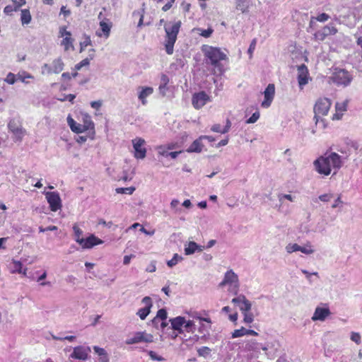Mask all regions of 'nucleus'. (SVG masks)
I'll list each match as a JSON object with an SVG mask.
<instances>
[{"instance_id":"obj_54","label":"nucleus","mask_w":362,"mask_h":362,"mask_svg":"<svg viewBox=\"0 0 362 362\" xmlns=\"http://www.w3.org/2000/svg\"><path fill=\"white\" fill-rule=\"evenodd\" d=\"M93 350L95 353L97 354L99 356L105 355L107 353L103 348H100L97 346H93Z\"/></svg>"},{"instance_id":"obj_6","label":"nucleus","mask_w":362,"mask_h":362,"mask_svg":"<svg viewBox=\"0 0 362 362\" xmlns=\"http://www.w3.org/2000/svg\"><path fill=\"white\" fill-rule=\"evenodd\" d=\"M66 26H61L59 30V37H62L63 40L61 42V45L64 47V51H69L70 49L74 50V38L71 37V33L67 31Z\"/></svg>"},{"instance_id":"obj_51","label":"nucleus","mask_w":362,"mask_h":362,"mask_svg":"<svg viewBox=\"0 0 362 362\" xmlns=\"http://www.w3.org/2000/svg\"><path fill=\"white\" fill-rule=\"evenodd\" d=\"M90 61L88 58L83 59L79 63L76 64L75 69L80 70L83 66L89 65Z\"/></svg>"},{"instance_id":"obj_36","label":"nucleus","mask_w":362,"mask_h":362,"mask_svg":"<svg viewBox=\"0 0 362 362\" xmlns=\"http://www.w3.org/2000/svg\"><path fill=\"white\" fill-rule=\"evenodd\" d=\"M193 30L197 32L201 36L206 38L211 37V35L214 33V30L211 28H209L206 30H203L202 28H194Z\"/></svg>"},{"instance_id":"obj_5","label":"nucleus","mask_w":362,"mask_h":362,"mask_svg":"<svg viewBox=\"0 0 362 362\" xmlns=\"http://www.w3.org/2000/svg\"><path fill=\"white\" fill-rule=\"evenodd\" d=\"M227 284L231 287L229 291L236 295L239 288V281L238 275L232 269L226 272L223 281L219 284V286L223 287Z\"/></svg>"},{"instance_id":"obj_20","label":"nucleus","mask_w":362,"mask_h":362,"mask_svg":"<svg viewBox=\"0 0 362 362\" xmlns=\"http://www.w3.org/2000/svg\"><path fill=\"white\" fill-rule=\"evenodd\" d=\"M142 303L145 306L142 308L139 309L137 315L139 316L141 320H145L148 315L151 311V308L153 306L152 300L150 297L146 296L142 299Z\"/></svg>"},{"instance_id":"obj_8","label":"nucleus","mask_w":362,"mask_h":362,"mask_svg":"<svg viewBox=\"0 0 362 362\" xmlns=\"http://www.w3.org/2000/svg\"><path fill=\"white\" fill-rule=\"evenodd\" d=\"M337 32V28L333 25L329 24L316 31L313 35V37L316 41H324L327 37L334 35Z\"/></svg>"},{"instance_id":"obj_43","label":"nucleus","mask_w":362,"mask_h":362,"mask_svg":"<svg viewBox=\"0 0 362 362\" xmlns=\"http://www.w3.org/2000/svg\"><path fill=\"white\" fill-rule=\"evenodd\" d=\"M184 327L186 332H194V324L192 320H185V323L184 324Z\"/></svg>"},{"instance_id":"obj_13","label":"nucleus","mask_w":362,"mask_h":362,"mask_svg":"<svg viewBox=\"0 0 362 362\" xmlns=\"http://www.w3.org/2000/svg\"><path fill=\"white\" fill-rule=\"evenodd\" d=\"M132 144L134 149V157L139 159L144 158L146 155V149L143 146L145 144L144 139L137 137L132 140Z\"/></svg>"},{"instance_id":"obj_57","label":"nucleus","mask_w":362,"mask_h":362,"mask_svg":"<svg viewBox=\"0 0 362 362\" xmlns=\"http://www.w3.org/2000/svg\"><path fill=\"white\" fill-rule=\"evenodd\" d=\"M332 197V195L331 194H324L319 197V199L320 201L327 202H329Z\"/></svg>"},{"instance_id":"obj_2","label":"nucleus","mask_w":362,"mask_h":362,"mask_svg":"<svg viewBox=\"0 0 362 362\" xmlns=\"http://www.w3.org/2000/svg\"><path fill=\"white\" fill-rule=\"evenodd\" d=\"M202 51L206 60L214 67V74L222 75L225 70L221 62L228 59L227 54L220 47L208 45H202Z\"/></svg>"},{"instance_id":"obj_50","label":"nucleus","mask_w":362,"mask_h":362,"mask_svg":"<svg viewBox=\"0 0 362 362\" xmlns=\"http://www.w3.org/2000/svg\"><path fill=\"white\" fill-rule=\"evenodd\" d=\"M351 339L357 344H360L361 342V335L358 332H351Z\"/></svg>"},{"instance_id":"obj_41","label":"nucleus","mask_w":362,"mask_h":362,"mask_svg":"<svg viewBox=\"0 0 362 362\" xmlns=\"http://www.w3.org/2000/svg\"><path fill=\"white\" fill-rule=\"evenodd\" d=\"M243 314V322L246 324H250L254 320V316L250 311L242 313Z\"/></svg>"},{"instance_id":"obj_12","label":"nucleus","mask_w":362,"mask_h":362,"mask_svg":"<svg viewBox=\"0 0 362 362\" xmlns=\"http://www.w3.org/2000/svg\"><path fill=\"white\" fill-rule=\"evenodd\" d=\"M64 62L61 58L52 61V64H45L42 66L43 71L49 74H59L64 69Z\"/></svg>"},{"instance_id":"obj_48","label":"nucleus","mask_w":362,"mask_h":362,"mask_svg":"<svg viewBox=\"0 0 362 362\" xmlns=\"http://www.w3.org/2000/svg\"><path fill=\"white\" fill-rule=\"evenodd\" d=\"M91 40L90 37H86L85 40L80 43V52H83L86 47L90 45Z\"/></svg>"},{"instance_id":"obj_16","label":"nucleus","mask_w":362,"mask_h":362,"mask_svg":"<svg viewBox=\"0 0 362 362\" xmlns=\"http://www.w3.org/2000/svg\"><path fill=\"white\" fill-rule=\"evenodd\" d=\"M309 71L308 67L305 64H301L298 66V82L300 89L306 85L309 81Z\"/></svg>"},{"instance_id":"obj_44","label":"nucleus","mask_w":362,"mask_h":362,"mask_svg":"<svg viewBox=\"0 0 362 362\" xmlns=\"http://www.w3.org/2000/svg\"><path fill=\"white\" fill-rule=\"evenodd\" d=\"M329 18V16L325 13H322L320 15H318L317 17L314 18V17H312L311 18V22L313 21V19H315L316 21H319V22H325L327 21H328Z\"/></svg>"},{"instance_id":"obj_9","label":"nucleus","mask_w":362,"mask_h":362,"mask_svg":"<svg viewBox=\"0 0 362 362\" xmlns=\"http://www.w3.org/2000/svg\"><path fill=\"white\" fill-rule=\"evenodd\" d=\"M46 199L52 211L61 209L62 204L59 194L57 192H47L45 193Z\"/></svg>"},{"instance_id":"obj_18","label":"nucleus","mask_w":362,"mask_h":362,"mask_svg":"<svg viewBox=\"0 0 362 362\" xmlns=\"http://www.w3.org/2000/svg\"><path fill=\"white\" fill-rule=\"evenodd\" d=\"M103 243V241L101 239L98 238L95 235L91 234L88 238L81 239L79 245L83 249H90L95 245L102 244Z\"/></svg>"},{"instance_id":"obj_3","label":"nucleus","mask_w":362,"mask_h":362,"mask_svg":"<svg viewBox=\"0 0 362 362\" xmlns=\"http://www.w3.org/2000/svg\"><path fill=\"white\" fill-rule=\"evenodd\" d=\"M181 21H178L170 24H165L164 29L165 32L164 46L168 54H172L174 52V45L177 38V35L181 28Z\"/></svg>"},{"instance_id":"obj_33","label":"nucleus","mask_w":362,"mask_h":362,"mask_svg":"<svg viewBox=\"0 0 362 362\" xmlns=\"http://www.w3.org/2000/svg\"><path fill=\"white\" fill-rule=\"evenodd\" d=\"M8 127L13 134L18 135L19 136H22L23 135V129L16 124L14 120L10 121Z\"/></svg>"},{"instance_id":"obj_40","label":"nucleus","mask_w":362,"mask_h":362,"mask_svg":"<svg viewBox=\"0 0 362 362\" xmlns=\"http://www.w3.org/2000/svg\"><path fill=\"white\" fill-rule=\"evenodd\" d=\"M19 8L16 5H7L4 9V13L6 15H12L13 12L18 11Z\"/></svg>"},{"instance_id":"obj_35","label":"nucleus","mask_w":362,"mask_h":362,"mask_svg":"<svg viewBox=\"0 0 362 362\" xmlns=\"http://www.w3.org/2000/svg\"><path fill=\"white\" fill-rule=\"evenodd\" d=\"M73 230L74 233V239H75L76 242L79 244V243L81 242V240L83 239V238L81 237L83 235V231L79 228V226H78L77 223H75L73 226Z\"/></svg>"},{"instance_id":"obj_49","label":"nucleus","mask_w":362,"mask_h":362,"mask_svg":"<svg viewBox=\"0 0 362 362\" xmlns=\"http://www.w3.org/2000/svg\"><path fill=\"white\" fill-rule=\"evenodd\" d=\"M259 111H256L254 112L252 116L246 121V123L247 124H252L257 121V119L259 118Z\"/></svg>"},{"instance_id":"obj_58","label":"nucleus","mask_w":362,"mask_h":362,"mask_svg":"<svg viewBox=\"0 0 362 362\" xmlns=\"http://www.w3.org/2000/svg\"><path fill=\"white\" fill-rule=\"evenodd\" d=\"M90 106L93 109L99 110L102 106V102L100 100L92 101L90 103Z\"/></svg>"},{"instance_id":"obj_32","label":"nucleus","mask_w":362,"mask_h":362,"mask_svg":"<svg viewBox=\"0 0 362 362\" xmlns=\"http://www.w3.org/2000/svg\"><path fill=\"white\" fill-rule=\"evenodd\" d=\"M32 16L29 9L21 10V21L22 25H27L31 22Z\"/></svg>"},{"instance_id":"obj_22","label":"nucleus","mask_w":362,"mask_h":362,"mask_svg":"<svg viewBox=\"0 0 362 362\" xmlns=\"http://www.w3.org/2000/svg\"><path fill=\"white\" fill-rule=\"evenodd\" d=\"M83 127L86 128V131H89V132L91 134L90 138L93 139L95 134V124L92 121L90 116L88 115H85L83 118Z\"/></svg>"},{"instance_id":"obj_31","label":"nucleus","mask_w":362,"mask_h":362,"mask_svg":"<svg viewBox=\"0 0 362 362\" xmlns=\"http://www.w3.org/2000/svg\"><path fill=\"white\" fill-rule=\"evenodd\" d=\"M235 8L242 13H246L249 10V2L246 0H236Z\"/></svg>"},{"instance_id":"obj_52","label":"nucleus","mask_w":362,"mask_h":362,"mask_svg":"<svg viewBox=\"0 0 362 362\" xmlns=\"http://www.w3.org/2000/svg\"><path fill=\"white\" fill-rule=\"evenodd\" d=\"M167 315V311L165 309L162 308L158 310L156 317L162 320H166Z\"/></svg>"},{"instance_id":"obj_56","label":"nucleus","mask_w":362,"mask_h":362,"mask_svg":"<svg viewBox=\"0 0 362 362\" xmlns=\"http://www.w3.org/2000/svg\"><path fill=\"white\" fill-rule=\"evenodd\" d=\"M256 44H257V40L253 39L250 45L249 49H248V53L250 54V56H252L254 50L255 49Z\"/></svg>"},{"instance_id":"obj_1","label":"nucleus","mask_w":362,"mask_h":362,"mask_svg":"<svg viewBox=\"0 0 362 362\" xmlns=\"http://www.w3.org/2000/svg\"><path fill=\"white\" fill-rule=\"evenodd\" d=\"M341 157L337 153H325L324 156L319 157L314 161V165L317 172L321 175L327 176L334 170V174L342 166Z\"/></svg>"},{"instance_id":"obj_45","label":"nucleus","mask_w":362,"mask_h":362,"mask_svg":"<svg viewBox=\"0 0 362 362\" xmlns=\"http://www.w3.org/2000/svg\"><path fill=\"white\" fill-rule=\"evenodd\" d=\"M286 249L288 253H292L293 252L299 251V250H300V245H298L297 243L288 244L286 246Z\"/></svg>"},{"instance_id":"obj_4","label":"nucleus","mask_w":362,"mask_h":362,"mask_svg":"<svg viewBox=\"0 0 362 362\" xmlns=\"http://www.w3.org/2000/svg\"><path fill=\"white\" fill-rule=\"evenodd\" d=\"M329 78L337 86H348L352 80L349 71L343 69H335Z\"/></svg>"},{"instance_id":"obj_10","label":"nucleus","mask_w":362,"mask_h":362,"mask_svg":"<svg viewBox=\"0 0 362 362\" xmlns=\"http://www.w3.org/2000/svg\"><path fill=\"white\" fill-rule=\"evenodd\" d=\"M210 100V96L204 90L194 93L192 97V104L196 110L201 109Z\"/></svg>"},{"instance_id":"obj_15","label":"nucleus","mask_w":362,"mask_h":362,"mask_svg":"<svg viewBox=\"0 0 362 362\" xmlns=\"http://www.w3.org/2000/svg\"><path fill=\"white\" fill-rule=\"evenodd\" d=\"M275 95V86L273 83H269L264 91V100L262 101L261 105L262 107H269L274 98Z\"/></svg>"},{"instance_id":"obj_17","label":"nucleus","mask_w":362,"mask_h":362,"mask_svg":"<svg viewBox=\"0 0 362 362\" xmlns=\"http://www.w3.org/2000/svg\"><path fill=\"white\" fill-rule=\"evenodd\" d=\"M90 349L88 346H78L74 349L70 357L74 359L86 360L88 358Z\"/></svg>"},{"instance_id":"obj_34","label":"nucleus","mask_w":362,"mask_h":362,"mask_svg":"<svg viewBox=\"0 0 362 362\" xmlns=\"http://www.w3.org/2000/svg\"><path fill=\"white\" fill-rule=\"evenodd\" d=\"M198 249H199V250H202L200 246L198 245L195 242H189L187 247L185 248V255H188L193 254Z\"/></svg>"},{"instance_id":"obj_61","label":"nucleus","mask_w":362,"mask_h":362,"mask_svg":"<svg viewBox=\"0 0 362 362\" xmlns=\"http://www.w3.org/2000/svg\"><path fill=\"white\" fill-rule=\"evenodd\" d=\"M60 13H62L65 17L70 15L71 11L69 9H66V7L64 6H62L60 9Z\"/></svg>"},{"instance_id":"obj_37","label":"nucleus","mask_w":362,"mask_h":362,"mask_svg":"<svg viewBox=\"0 0 362 362\" xmlns=\"http://www.w3.org/2000/svg\"><path fill=\"white\" fill-rule=\"evenodd\" d=\"M244 335H247V329L242 327L240 329H235L231 334L232 338L241 337Z\"/></svg>"},{"instance_id":"obj_64","label":"nucleus","mask_w":362,"mask_h":362,"mask_svg":"<svg viewBox=\"0 0 362 362\" xmlns=\"http://www.w3.org/2000/svg\"><path fill=\"white\" fill-rule=\"evenodd\" d=\"M134 257V255H125V256L124 257V259H123V263H124V264H126V265H127V264H129V262H130V261H131V259H132V257Z\"/></svg>"},{"instance_id":"obj_38","label":"nucleus","mask_w":362,"mask_h":362,"mask_svg":"<svg viewBox=\"0 0 362 362\" xmlns=\"http://www.w3.org/2000/svg\"><path fill=\"white\" fill-rule=\"evenodd\" d=\"M134 187H119L116 189V192L118 194H132L135 191Z\"/></svg>"},{"instance_id":"obj_28","label":"nucleus","mask_w":362,"mask_h":362,"mask_svg":"<svg viewBox=\"0 0 362 362\" xmlns=\"http://www.w3.org/2000/svg\"><path fill=\"white\" fill-rule=\"evenodd\" d=\"M230 127H231V122L229 119H227L226 124L224 127H221V124H216L211 127V129L214 132L226 134L229 131Z\"/></svg>"},{"instance_id":"obj_53","label":"nucleus","mask_w":362,"mask_h":362,"mask_svg":"<svg viewBox=\"0 0 362 362\" xmlns=\"http://www.w3.org/2000/svg\"><path fill=\"white\" fill-rule=\"evenodd\" d=\"M300 249L299 251L306 255L312 254L314 252L310 245H307L305 247L300 246Z\"/></svg>"},{"instance_id":"obj_39","label":"nucleus","mask_w":362,"mask_h":362,"mask_svg":"<svg viewBox=\"0 0 362 362\" xmlns=\"http://www.w3.org/2000/svg\"><path fill=\"white\" fill-rule=\"evenodd\" d=\"M33 78V76L31 74L27 73L26 71H23L21 73L20 72L17 74V81L19 80L23 83H27L26 82L27 78Z\"/></svg>"},{"instance_id":"obj_19","label":"nucleus","mask_w":362,"mask_h":362,"mask_svg":"<svg viewBox=\"0 0 362 362\" xmlns=\"http://www.w3.org/2000/svg\"><path fill=\"white\" fill-rule=\"evenodd\" d=\"M232 303L238 305L242 313L250 311L252 308L251 303L244 295H239L238 297L233 298Z\"/></svg>"},{"instance_id":"obj_7","label":"nucleus","mask_w":362,"mask_h":362,"mask_svg":"<svg viewBox=\"0 0 362 362\" xmlns=\"http://www.w3.org/2000/svg\"><path fill=\"white\" fill-rule=\"evenodd\" d=\"M331 104L330 100L327 98H319L314 106L315 118L317 119L319 115H327L330 109Z\"/></svg>"},{"instance_id":"obj_62","label":"nucleus","mask_w":362,"mask_h":362,"mask_svg":"<svg viewBox=\"0 0 362 362\" xmlns=\"http://www.w3.org/2000/svg\"><path fill=\"white\" fill-rule=\"evenodd\" d=\"M13 4L20 8L22 6L25 4V0H13Z\"/></svg>"},{"instance_id":"obj_60","label":"nucleus","mask_w":362,"mask_h":362,"mask_svg":"<svg viewBox=\"0 0 362 362\" xmlns=\"http://www.w3.org/2000/svg\"><path fill=\"white\" fill-rule=\"evenodd\" d=\"M284 199H288L290 202L293 201V198L291 194H279V199L280 202H282Z\"/></svg>"},{"instance_id":"obj_29","label":"nucleus","mask_w":362,"mask_h":362,"mask_svg":"<svg viewBox=\"0 0 362 362\" xmlns=\"http://www.w3.org/2000/svg\"><path fill=\"white\" fill-rule=\"evenodd\" d=\"M347 108V102H343L341 103H337L336 104V113L333 115V119H339L342 112L346 111Z\"/></svg>"},{"instance_id":"obj_26","label":"nucleus","mask_w":362,"mask_h":362,"mask_svg":"<svg viewBox=\"0 0 362 362\" xmlns=\"http://www.w3.org/2000/svg\"><path fill=\"white\" fill-rule=\"evenodd\" d=\"M178 146L177 143L172 142L167 145H160L157 147L159 155L163 156H168V151L176 148Z\"/></svg>"},{"instance_id":"obj_23","label":"nucleus","mask_w":362,"mask_h":362,"mask_svg":"<svg viewBox=\"0 0 362 362\" xmlns=\"http://www.w3.org/2000/svg\"><path fill=\"white\" fill-rule=\"evenodd\" d=\"M67 122L71 130L74 133L80 134L86 132L83 124L77 123L71 116L67 117Z\"/></svg>"},{"instance_id":"obj_63","label":"nucleus","mask_w":362,"mask_h":362,"mask_svg":"<svg viewBox=\"0 0 362 362\" xmlns=\"http://www.w3.org/2000/svg\"><path fill=\"white\" fill-rule=\"evenodd\" d=\"M182 151H173V152H168V156H170L171 158L175 159L177 157L179 154H180Z\"/></svg>"},{"instance_id":"obj_25","label":"nucleus","mask_w":362,"mask_h":362,"mask_svg":"<svg viewBox=\"0 0 362 362\" xmlns=\"http://www.w3.org/2000/svg\"><path fill=\"white\" fill-rule=\"evenodd\" d=\"M203 136H200L199 139H196L193 141V143L189 146V147L187 149V152L188 153H200L203 148V144L202 143V139Z\"/></svg>"},{"instance_id":"obj_24","label":"nucleus","mask_w":362,"mask_h":362,"mask_svg":"<svg viewBox=\"0 0 362 362\" xmlns=\"http://www.w3.org/2000/svg\"><path fill=\"white\" fill-rule=\"evenodd\" d=\"M141 90L139 93L138 98L141 100L143 105L147 103L146 98L153 93L152 87H141Z\"/></svg>"},{"instance_id":"obj_42","label":"nucleus","mask_w":362,"mask_h":362,"mask_svg":"<svg viewBox=\"0 0 362 362\" xmlns=\"http://www.w3.org/2000/svg\"><path fill=\"white\" fill-rule=\"evenodd\" d=\"M17 81V75L13 74V73H8L5 78V81L11 85H13L15 83V82Z\"/></svg>"},{"instance_id":"obj_11","label":"nucleus","mask_w":362,"mask_h":362,"mask_svg":"<svg viewBox=\"0 0 362 362\" xmlns=\"http://www.w3.org/2000/svg\"><path fill=\"white\" fill-rule=\"evenodd\" d=\"M153 341L152 334H146L145 332H136L132 337L126 340L127 344H134L139 342L150 343Z\"/></svg>"},{"instance_id":"obj_14","label":"nucleus","mask_w":362,"mask_h":362,"mask_svg":"<svg viewBox=\"0 0 362 362\" xmlns=\"http://www.w3.org/2000/svg\"><path fill=\"white\" fill-rule=\"evenodd\" d=\"M331 315L329 308L327 304H323L322 307H317L312 317L313 321H324Z\"/></svg>"},{"instance_id":"obj_59","label":"nucleus","mask_w":362,"mask_h":362,"mask_svg":"<svg viewBox=\"0 0 362 362\" xmlns=\"http://www.w3.org/2000/svg\"><path fill=\"white\" fill-rule=\"evenodd\" d=\"M168 83H169L168 76L165 74H162L160 76V84L168 85Z\"/></svg>"},{"instance_id":"obj_30","label":"nucleus","mask_w":362,"mask_h":362,"mask_svg":"<svg viewBox=\"0 0 362 362\" xmlns=\"http://www.w3.org/2000/svg\"><path fill=\"white\" fill-rule=\"evenodd\" d=\"M12 268H11V273H18L21 274L23 273V275H26V269L23 272H22L23 264L20 261L13 259L12 260Z\"/></svg>"},{"instance_id":"obj_27","label":"nucleus","mask_w":362,"mask_h":362,"mask_svg":"<svg viewBox=\"0 0 362 362\" xmlns=\"http://www.w3.org/2000/svg\"><path fill=\"white\" fill-rule=\"evenodd\" d=\"M171 325L173 329L178 331L181 333L182 327L185 323V319L184 317H177L170 320Z\"/></svg>"},{"instance_id":"obj_55","label":"nucleus","mask_w":362,"mask_h":362,"mask_svg":"<svg viewBox=\"0 0 362 362\" xmlns=\"http://www.w3.org/2000/svg\"><path fill=\"white\" fill-rule=\"evenodd\" d=\"M158 89L160 94L162 95L163 96H165L166 94V91L168 90V85L160 83Z\"/></svg>"},{"instance_id":"obj_47","label":"nucleus","mask_w":362,"mask_h":362,"mask_svg":"<svg viewBox=\"0 0 362 362\" xmlns=\"http://www.w3.org/2000/svg\"><path fill=\"white\" fill-rule=\"evenodd\" d=\"M181 259H182V257H180L177 254H175L173 257L167 262V264L168 267H173V266L177 264L178 262V260Z\"/></svg>"},{"instance_id":"obj_21","label":"nucleus","mask_w":362,"mask_h":362,"mask_svg":"<svg viewBox=\"0 0 362 362\" xmlns=\"http://www.w3.org/2000/svg\"><path fill=\"white\" fill-rule=\"evenodd\" d=\"M112 27V22L105 18V20L100 22V28L102 33L97 32V35L99 37H104L105 38H108L110 34V30Z\"/></svg>"},{"instance_id":"obj_46","label":"nucleus","mask_w":362,"mask_h":362,"mask_svg":"<svg viewBox=\"0 0 362 362\" xmlns=\"http://www.w3.org/2000/svg\"><path fill=\"white\" fill-rule=\"evenodd\" d=\"M197 352L200 356H206L210 354L211 349L207 346H202L197 350Z\"/></svg>"}]
</instances>
